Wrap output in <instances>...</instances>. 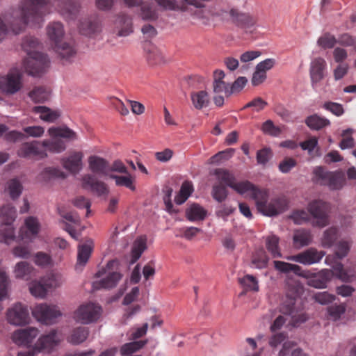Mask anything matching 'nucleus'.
Wrapping results in <instances>:
<instances>
[{"label": "nucleus", "instance_id": "nucleus-1", "mask_svg": "<svg viewBox=\"0 0 356 356\" xmlns=\"http://www.w3.org/2000/svg\"><path fill=\"white\" fill-rule=\"evenodd\" d=\"M34 5L31 10L26 6L13 10L3 19L0 17V43L6 38L9 30L14 34H19L29 24H40L45 15L44 10L35 11Z\"/></svg>", "mask_w": 356, "mask_h": 356}, {"label": "nucleus", "instance_id": "nucleus-2", "mask_svg": "<svg viewBox=\"0 0 356 356\" xmlns=\"http://www.w3.org/2000/svg\"><path fill=\"white\" fill-rule=\"evenodd\" d=\"M49 66L47 56L41 52H34L24 60V67L26 73L33 76H39L44 73Z\"/></svg>", "mask_w": 356, "mask_h": 356}, {"label": "nucleus", "instance_id": "nucleus-3", "mask_svg": "<svg viewBox=\"0 0 356 356\" xmlns=\"http://www.w3.org/2000/svg\"><path fill=\"white\" fill-rule=\"evenodd\" d=\"M312 218V225L323 227L329 223V205L320 200L311 202L307 207Z\"/></svg>", "mask_w": 356, "mask_h": 356}, {"label": "nucleus", "instance_id": "nucleus-4", "mask_svg": "<svg viewBox=\"0 0 356 356\" xmlns=\"http://www.w3.org/2000/svg\"><path fill=\"white\" fill-rule=\"evenodd\" d=\"M22 74L19 70H10L6 75L0 77V90L6 95H14L22 89Z\"/></svg>", "mask_w": 356, "mask_h": 356}, {"label": "nucleus", "instance_id": "nucleus-5", "mask_svg": "<svg viewBox=\"0 0 356 356\" xmlns=\"http://www.w3.org/2000/svg\"><path fill=\"white\" fill-rule=\"evenodd\" d=\"M102 307L95 303L89 302L81 305L74 314V318L82 324H88L99 319Z\"/></svg>", "mask_w": 356, "mask_h": 356}, {"label": "nucleus", "instance_id": "nucleus-6", "mask_svg": "<svg viewBox=\"0 0 356 356\" xmlns=\"http://www.w3.org/2000/svg\"><path fill=\"white\" fill-rule=\"evenodd\" d=\"M33 316L42 323L50 325L55 323L56 319L61 316V312L55 305L40 304L32 311Z\"/></svg>", "mask_w": 356, "mask_h": 356}, {"label": "nucleus", "instance_id": "nucleus-7", "mask_svg": "<svg viewBox=\"0 0 356 356\" xmlns=\"http://www.w3.org/2000/svg\"><path fill=\"white\" fill-rule=\"evenodd\" d=\"M257 204L258 210L264 215L275 216L286 210L288 202L285 198L279 197L272 200L269 203L257 202Z\"/></svg>", "mask_w": 356, "mask_h": 356}, {"label": "nucleus", "instance_id": "nucleus-8", "mask_svg": "<svg viewBox=\"0 0 356 356\" xmlns=\"http://www.w3.org/2000/svg\"><path fill=\"white\" fill-rule=\"evenodd\" d=\"M257 204L258 210L264 215L275 216L286 210L288 202L285 198L279 197L272 200L269 203L257 202Z\"/></svg>", "mask_w": 356, "mask_h": 356}, {"label": "nucleus", "instance_id": "nucleus-9", "mask_svg": "<svg viewBox=\"0 0 356 356\" xmlns=\"http://www.w3.org/2000/svg\"><path fill=\"white\" fill-rule=\"evenodd\" d=\"M8 321L14 325H24L29 321V312L27 307L20 302L15 304L7 312Z\"/></svg>", "mask_w": 356, "mask_h": 356}, {"label": "nucleus", "instance_id": "nucleus-10", "mask_svg": "<svg viewBox=\"0 0 356 356\" xmlns=\"http://www.w3.org/2000/svg\"><path fill=\"white\" fill-rule=\"evenodd\" d=\"M232 23L235 26L252 33L257 24V18L249 13L241 12L238 9L232 8Z\"/></svg>", "mask_w": 356, "mask_h": 356}, {"label": "nucleus", "instance_id": "nucleus-11", "mask_svg": "<svg viewBox=\"0 0 356 356\" xmlns=\"http://www.w3.org/2000/svg\"><path fill=\"white\" fill-rule=\"evenodd\" d=\"M325 254L324 251H318L314 248H309L299 254L287 257L286 259L304 265H311L318 263Z\"/></svg>", "mask_w": 356, "mask_h": 356}, {"label": "nucleus", "instance_id": "nucleus-12", "mask_svg": "<svg viewBox=\"0 0 356 356\" xmlns=\"http://www.w3.org/2000/svg\"><path fill=\"white\" fill-rule=\"evenodd\" d=\"M295 302L294 298H287L281 304L280 311L284 315L291 316V323L293 326L297 327L300 324L305 323L307 320V316L305 313L298 314L295 309Z\"/></svg>", "mask_w": 356, "mask_h": 356}, {"label": "nucleus", "instance_id": "nucleus-13", "mask_svg": "<svg viewBox=\"0 0 356 356\" xmlns=\"http://www.w3.org/2000/svg\"><path fill=\"white\" fill-rule=\"evenodd\" d=\"M41 143L37 140L32 142H26L22 144L18 149L17 154L19 157L30 159L31 157H38L39 159H44L47 157L45 150L40 148Z\"/></svg>", "mask_w": 356, "mask_h": 356}, {"label": "nucleus", "instance_id": "nucleus-14", "mask_svg": "<svg viewBox=\"0 0 356 356\" xmlns=\"http://www.w3.org/2000/svg\"><path fill=\"white\" fill-rule=\"evenodd\" d=\"M81 181L83 188L90 189L97 196L107 195L109 192L107 185L104 182L98 180L94 175H84Z\"/></svg>", "mask_w": 356, "mask_h": 356}, {"label": "nucleus", "instance_id": "nucleus-15", "mask_svg": "<svg viewBox=\"0 0 356 356\" xmlns=\"http://www.w3.org/2000/svg\"><path fill=\"white\" fill-rule=\"evenodd\" d=\"M334 275L343 282L350 283L356 280V266L355 265L344 268L339 261L332 265Z\"/></svg>", "mask_w": 356, "mask_h": 356}, {"label": "nucleus", "instance_id": "nucleus-16", "mask_svg": "<svg viewBox=\"0 0 356 356\" xmlns=\"http://www.w3.org/2000/svg\"><path fill=\"white\" fill-rule=\"evenodd\" d=\"M326 67L327 63L323 58L318 57L312 60L309 75L313 87L324 79Z\"/></svg>", "mask_w": 356, "mask_h": 356}, {"label": "nucleus", "instance_id": "nucleus-17", "mask_svg": "<svg viewBox=\"0 0 356 356\" xmlns=\"http://www.w3.org/2000/svg\"><path fill=\"white\" fill-rule=\"evenodd\" d=\"M88 167L94 174L109 177L110 165L108 161L104 158L96 155L89 156Z\"/></svg>", "mask_w": 356, "mask_h": 356}, {"label": "nucleus", "instance_id": "nucleus-18", "mask_svg": "<svg viewBox=\"0 0 356 356\" xmlns=\"http://www.w3.org/2000/svg\"><path fill=\"white\" fill-rule=\"evenodd\" d=\"M117 35L127 37L134 32L133 22L131 17L126 14L119 15L115 21Z\"/></svg>", "mask_w": 356, "mask_h": 356}, {"label": "nucleus", "instance_id": "nucleus-19", "mask_svg": "<svg viewBox=\"0 0 356 356\" xmlns=\"http://www.w3.org/2000/svg\"><path fill=\"white\" fill-rule=\"evenodd\" d=\"M83 154L74 152L68 157L63 158L61 163L64 168L72 174H77L82 169Z\"/></svg>", "mask_w": 356, "mask_h": 356}, {"label": "nucleus", "instance_id": "nucleus-20", "mask_svg": "<svg viewBox=\"0 0 356 356\" xmlns=\"http://www.w3.org/2000/svg\"><path fill=\"white\" fill-rule=\"evenodd\" d=\"M334 275V270L324 269L312 276L307 281L308 285L316 289L327 287V284Z\"/></svg>", "mask_w": 356, "mask_h": 356}, {"label": "nucleus", "instance_id": "nucleus-21", "mask_svg": "<svg viewBox=\"0 0 356 356\" xmlns=\"http://www.w3.org/2000/svg\"><path fill=\"white\" fill-rule=\"evenodd\" d=\"M101 22L96 16L88 17L80 23V31L83 35L91 36L101 31Z\"/></svg>", "mask_w": 356, "mask_h": 356}, {"label": "nucleus", "instance_id": "nucleus-22", "mask_svg": "<svg viewBox=\"0 0 356 356\" xmlns=\"http://www.w3.org/2000/svg\"><path fill=\"white\" fill-rule=\"evenodd\" d=\"M58 341L57 332L56 330H53L49 334H44L39 338L35 344V348L38 351L44 350L49 353L58 344Z\"/></svg>", "mask_w": 356, "mask_h": 356}, {"label": "nucleus", "instance_id": "nucleus-23", "mask_svg": "<svg viewBox=\"0 0 356 356\" xmlns=\"http://www.w3.org/2000/svg\"><path fill=\"white\" fill-rule=\"evenodd\" d=\"M59 6L61 15L67 19H75L80 9V3L76 0H63Z\"/></svg>", "mask_w": 356, "mask_h": 356}, {"label": "nucleus", "instance_id": "nucleus-24", "mask_svg": "<svg viewBox=\"0 0 356 356\" xmlns=\"http://www.w3.org/2000/svg\"><path fill=\"white\" fill-rule=\"evenodd\" d=\"M38 334V330L32 327L19 330L14 332L13 340L17 343L26 345L31 343Z\"/></svg>", "mask_w": 356, "mask_h": 356}, {"label": "nucleus", "instance_id": "nucleus-25", "mask_svg": "<svg viewBox=\"0 0 356 356\" xmlns=\"http://www.w3.org/2000/svg\"><path fill=\"white\" fill-rule=\"evenodd\" d=\"M122 277V275L119 272L108 273L106 277L100 280L99 282H94L92 286L96 290L112 289L117 286Z\"/></svg>", "mask_w": 356, "mask_h": 356}, {"label": "nucleus", "instance_id": "nucleus-26", "mask_svg": "<svg viewBox=\"0 0 356 356\" xmlns=\"http://www.w3.org/2000/svg\"><path fill=\"white\" fill-rule=\"evenodd\" d=\"M274 268L276 270L287 276L296 275L305 277V275L300 266L297 264H293L282 261H274Z\"/></svg>", "mask_w": 356, "mask_h": 356}, {"label": "nucleus", "instance_id": "nucleus-27", "mask_svg": "<svg viewBox=\"0 0 356 356\" xmlns=\"http://www.w3.org/2000/svg\"><path fill=\"white\" fill-rule=\"evenodd\" d=\"M232 189L241 195L250 193L252 199L257 200L259 198L261 191L249 181L236 182Z\"/></svg>", "mask_w": 356, "mask_h": 356}, {"label": "nucleus", "instance_id": "nucleus-28", "mask_svg": "<svg viewBox=\"0 0 356 356\" xmlns=\"http://www.w3.org/2000/svg\"><path fill=\"white\" fill-rule=\"evenodd\" d=\"M47 35L49 39L54 42L55 46L61 43L65 31L63 25L58 22L50 23L47 28Z\"/></svg>", "mask_w": 356, "mask_h": 356}, {"label": "nucleus", "instance_id": "nucleus-29", "mask_svg": "<svg viewBox=\"0 0 356 356\" xmlns=\"http://www.w3.org/2000/svg\"><path fill=\"white\" fill-rule=\"evenodd\" d=\"M306 125L312 130L318 131L330 124L328 119L315 113L307 117L305 120Z\"/></svg>", "mask_w": 356, "mask_h": 356}, {"label": "nucleus", "instance_id": "nucleus-30", "mask_svg": "<svg viewBox=\"0 0 356 356\" xmlns=\"http://www.w3.org/2000/svg\"><path fill=\"white\" fill-rule=\"evenodd\" d=\"M32 111L35 113L40 114V118L47 122H54L60 115L58 111H53L44 106H34Z\"/></svg>", "mask_w": 356, "mask_h": 356}, {"label": "nucleus", "instance_id": "nucleus-31", "mask_svg": "<svg viewBox=\"0 0 356 356\" xmlns=\"http://www.w3.org/2000/svg\"><path fill=\"white\" fill-rule=\"evenodd\" d=\"M146 241L145 236H140L134 241L131 249L130 265L136 263L141 257L143 252L147 249Z\"/></svg>", "mask_w": 356, "mask_h": 356}, {"label": "nucleus", "instance_id": "nucleus-32", "mask_svg": "<svg viewBox=\"0 0 356 356\" xmlns=\"http://www.w3.org/2000/svg\"><path fill=\"white\" fill-rule=\"evenodd\" d=\"M207 211L198 204H193L186 210V217L190 221L203 220Z\"/></svg>", "mask_w": 356, "mask_h": 356}, {"label": "nucleus", "instance_id": "nucleus-33", "mask_svg": "<svg viewBox=\"0 0 356 356\" xmlns=\"http://www.w3.org/2000/svg\"><path fill=\"white\" fill-rule=\"evenodd\" d=\"M49 134L53 138L60 137L72 140H74L77 138L76 134L68 128L67 127H50L48 129Z\"/></svg>", "mask_w": 356, "mask_h": 356}, {"label": "nucleus", "instance_id": "nucleus-34", "mask_svg": "<svg viewBox=\"0 0 356 356\" xmlns=\"http://www.w3.org/2000/svg\"><path fill=\"white\" fill-rule=\"evenodd\" d=\"M41 145L51 153L58 154L65 150L66 146L63 140L55 138L51 140H44Z\"/></svg>", "mask_w": 356, "mask_h": 356}, {"label": "nucleus", "instance_id": "nucleus-35", "mask_svg": "<svg viewBox=\"0 0 356 356\" xmlns=\"http://www.w3.org/2000/svg\"><path fill=\"white\" fill-rule=\"evenodd\" d=\"M92 241H90L78 246L77 265L85 266L86 264L92 251Z\"/></svg>", "mask_w": 356, "mask_h": 356}, {"label": "nucleus", "instance_id": "nucleus-36", "mask_svg": "<svg viewBox=\"0 0 356 356\" xmlns=\"http://www.w3.org/2000/svg\"><path fill=\"white\" fill-rule=\"evenodd\" d=\"M147 343V340L134 341L126 343L120 348V354L122 356L130 355L138 350L142 349Z\"/></svg>", "mask_w": 356, "mask_h": 356}, {"label": "nucleus", "instance_id": "nucleus-37", "mask_svg": "<svg viewBox=\"0 0 356 356\" xmlns=\"http://www.w3.org/2000/svg\"><path fill=\"white\" fill-rule=\"evenodd\" d=\"M191 101L196 109L200 110L203 107H207L209 104V98L207 92L201 90L197 92H192Z\"/></svg>", "mask_w": 356, "mask_h": 356}, {"label": "nucleus", "instance_id": "nucleus-38", "mask_svg": "<svg viewBox=\"0 0 356 356\" xmlns=\"http://www.w3.org/2000/svg\"><path fill=\"white\" fill-rule=\"evenodd\" d=\"M293 239L294 245L300 248L309 245L312 241V236L309 232L301 229L294 234Z\"/></svg>", "mask_w": 356, "mask_h": 356}, {"label": "nucleus", "instance_id": "nucleus-39", "mask_svg": "<svg viewBox=\"0 0 356 356\" xmlns=\"http://www.w3.org/2000/svg\"><path fill=\"white\" fill-rule=\"evenodd\" d=\"M49 92L42 86H35L29 92V97L36 104L44 103L49 99Z\"/></svg>", "mask_w": 356, "mask_h": 356}, {"label": "nucleus", "instance_id": "nucleus-40", "mask_svg": "<svg viewBox=\"0 0 356 356\" xmlns=\"http://www.w3.org/2000/svg\"><path fill=\"white\" fill-rule=\"evenodd\" d=\"M54 49L62 59L69 60L76 54V51L73 46L67 42H61L56 45Z\"/></svg>", "mask_w": 356, "mask_h": 356}, {"label": "nucleus", "instance_id": "nucleus-41", "mask_svg": "<svg viewBox=\"0 0 356 356\" xmlns=\"http://www.w3.org/2000/svg\"><path fill=\"white\" fill-rule=\"evenodd\" d=\"M125 176H120L114 174H110L109 178L115 181V185L118 186H124L131 191H134L136 187L134 185V178H133L130 174H126Z\"/></svg>", "mask_w": 356, "mask_h": 356}, {"label": "nucleus", "instance_id": "nucleus-42", "mask_svg": "<svg viewBox=\"0 0 356 356\" xmlns=\"http://www.w3.org/2000/svg\"><path fill=\"white\" fill-rule=\"evenodd\" d=\"M15 228L10 222H7L0 227V241L9 243L15 240Z\"/></svg>", "mask_w": 356, "mask_h": 356}, {"label": "nucleus", "instance_id": "nucleus-43", "mask_svg": "<svg viewBox=\"0 0 356 356\" xmlns=\"http://www.w3.org/2000/svg\"><path fill=\"white\" fill-rule=\"evenodd\" d=\"M39 42L37 38L32 36H26L23 39L22 47L26 52L28 56H31L34 52H40Z\"/></svg>", "mask_w": 356, "mask_h": 356}, {"label": "nucleus", "instance_id": "nucleus-44", "mask_svg": "<svg viewBox=\"0 0 356 356\" xmlns=\"http://www.w3.org/2000/svg\"><path fill=\"white\" fill-rule=\"evenodd\" d=\"M279 237L275 235L269 236L266 239V248L274 258L282 257L279 248Z\"/></svg>", "mask_w": 356, "mask_h": 356}, {"label": "nucleus", "instance_id": "nucleus-45", "mask_svg": "<svg viewBox=\"0 0 356 356\" xmlns=\"http://www.w3.org/2000/svg\"><path fill=\"white\" fill-rule=\"evenodd\" d=\"M89 334L88 329L86 327H79L74 329L70 337V342L72 344H79L83 342Z\"/></svg>", "mask_w": 356, "mask_h": 356}, {"label": "nucleus", "instance_id": "nucleus-46", "mask_svg": "<svg viewBox=\"0 0 356 356\" xmlns=\"http://www.w3.org/2000/svg\"><path fill=\"white\" fill-rule=\"evenodd\" d=\"M8 191L12 200H17L22 194L23 186L20 181L16 178L8 182Z\"/></svg>", "mask_w": 356, "mask_h": 356}, {"label": "nucleus", "instance_id": "nucleus-47", "mask_svg": "<svg viewBox=\"0 0 356 356\" xmlns=\"http://www.w3.org/2000/svg\"><path fill=\"white\" fill-rule=\"evenodd\" d=\"M193 191V185L189 181H185L182 184L179 193L175 197V201L177 204H183L191 195Z\"/></svg>", "mask_w": 356, "mask_h": 356}, {"label": "nucleus", "instance_id": "nucleus-48", "mask_svg": "<svg viewBox=\"0 0 356 356\" xmlns=\"http://www.w3.org/2000/svg\"><path fill=\"white\" fill-rule=\"evenodd\" d=\"M42 179L44 181H49L51 179L66 177L65 174L57 168L47 167L45 168L40 173Z\"/></svg>", "mask_w": 356, "mask_h": 356}, {"label": "nucleus", "instance_id": "nucleus-49", "mask_svg": "<svg viewBox=\"0 0 356 356\" xmlns=\"http://www.w3.org/2000/svg\"><path fill=\"white\" fill-rule=\"evenodd\" d=\"M338 238L337 229L331 227L324 232L322 245L324 248H330Z\"/></svg>", "mask_w": 356, "mask_h": 356}, {"label": "nucleus", "instance_id": "nucleus-50", "mask_svg": "<svg viewBox=\"0 0 356 356\" xmlns=\"http://www.w3.org/2000/svg\"><path fill=\"white\" fill-rule=\"evenodd\" d=\"M42 281L48 290L60 286L63 282V278L59 274L53 273L44 277Z\"/></svg>", "mask_w": 356, "mask_h": 356}, {"label": "nucleus", "instance_id": "nucleus-51", "mask_svg": "<svg viewBox=\"0 0 356 356\" xmlns=\"http://www.w3.org/2000/svg\"><path fill=\"white\" fill-rule=\"evenodd\" d=\"M33 270L32 266L26 261L18 262L15 268V276L17 278H26Z\"/></svg>", "mask_w": 356, "mask_h": 356}, {"label": "nucleus", "instance_id": "nucleus-52", "mask_svg": "<svg viewBox=\"0 0 356 356\" xmlns=\"http://www.w3.org/2000/svg\"><path fill=\"white\" fill-rule=\"evenodd\" d=\"M140 15L143 20L154 21L158 18V14L151 5L143 4L140 7Z\"/></svg>", "mask_w": 356, "mask_h": 356}, {"label": "nucleus", "instance_id": "nucleus-53", "mask_svg": "<svg viewBox=\"0 0 356 356\" xmlns=\"http://www.w3.org/2000/svg\"><path fill=\"white\" fill-rule=\"evenodd\" d=\"M239 283L248 291H258V281L252 275H247L242 278L238 279Z\"/></svg>", "mask_w": 356, "mask_h": 356}, {"label": "nucleus", "instance_id": "nucleus-54", "mask_svg": "<svg viewBox=\"0 0 356 356\" xmlns=\"http://www.w3.org/2000/svg\"><path fill=\"white\" fill-rule=\"evenodd\" d=\"M343 177L340 173L331 172L324 186H328L332 190L340 189L342 187Z\"/></svg>", "mask_w": 356, "mask_h": 356}, {"label": "nucleus", "instance_id": "nucleus-55", "mask_svg": "<svg viewBox=\"0 0 356 356\" xmlns=\"http://www.w3.org/2000/svg\"><path fill=\"white\" fill-rule=\"evenodd\" d=\"M228 195L226 186L222 184L214 185L212 188V196L218 202H223Z\"/></svg>", "mask_w": 356, "mask_h": 356}, {"label": "nucleus", "instance_id": "nucleus-56", "mask_svg": "<svg viewBox=\"0 0 356 356\" xmlns=\"http://www.w3.org/2000/svg\"><path fill=\"white\" fill-rule=\"evenodd\" d=\"M157 4L164 10L186 11L187 7L178 4L175 0H155Z\"/></svg>", "mask_w": 356, "mask_h": 356}, {"label": "nucleus", "instance_id": "nucleus-57", "mask_svg": "<svg viewBox=\"0 0 356 356\" xmlns=\"http://www.w3.org/2000/svg\"><path fill=\"white\" fill-rule=\"evenodd\" d=\"M216 175L218 179L223 182L227 186L233 188V186L236 183L234 176L229 173L228 171L223 169H218L216 171Z\"/></svg>", "mask_w": 356, "mask_h": 356}, {"label": "nucleus", "instance_id": "nucleus-58", "mask_svg": "<svg viewBox=\"0 0 356 356\" xmlns=\"http://www.w3.org/2000/svg\"><path fill=\"white\" fill-rule=\"evenodd\" d=\"M331 172L326 171L323 167L318 166L314 169L313 181L320 185H325Z\"/></svg>", "mask_w": 356, "mask_h": 356}, {"label": "nucleus", "instance_id": "nucleus-59", "mask_svg": "<svg viewBox=\"0 0 356 356\" xmlns=\"http://www.w3.org/2000/svg\"><path fill=\"white\" fill-rule=\"evenodd\" d=\"M337 42L336 38L330 33H325L317 41V44L323 49L333 48Z\"/></svg>", "mask_w": 356, "mask_h": 356}, {"label": "nucleus", "instance_id": "nucleus-60", "mask_svg": "<svg viewBox=\"0 0 356 356\" xmlns=\"http://www.w3.org/2000/svg\"><path fill=\"white\" fill-rule=\"evenodd\" d=\"M248 83V79L245 76L238 77L229 87V90L226 91V96L229 97L232 94L241 92Z\"/></svg>", "mask_w": 356, "mask_h": 356}, {"label": "nucleus", "instance_id": "nucleus-61", "mask_svg": "<svg viewBox=\"0 0 356 356\" xmlns=\"http://www.w3.org/2000/svg\"><path fill=\"white\" fill-rule=\"evenodd\" d=\"M261 130L265 134L274 137L280 136L282 132L281 129L275 126L273 122L270 120H268L262 124Z\"/></svg>", "mask_w": 356, "mask_h": 356}, {"label": "nucleus", "instance_id": "nucleus-62", "mask_svg": "<svg viewBox=\"0 0 356 356\" xmlns=\"http://www.w3.org/2000/svg\"><path fill=\"white\" fill-rule=\"evenodd\" d=\"M213 17H218L223 21L231 22L232 20V9L227 10L220 7H214L211 10Z\"/></svg>", "mask_w": 356, "mask_h": 356}, {"label": "nucleus", "instance_id": "nucleus-63", "mask_svg": "<svg viewBox=\"0 0 356 356\" xmlns=\"http://www.w3.org/2000/svg\"><path fill=\"white\" fill-rule=\"evenodd\" d=\"M273 154L270 148L264 147L257 152V161L258 164L265 165L273 157Z\"/></svg>", "mask_w": 356, "mask_h": 356}, {"label": "nucleus", "instance_id": "nucleus-64", "mask_svg": "<svg viewBox=\"0 0 356 356\" xmlns=\"http://www.w3.org/2000/svg\"><path fill=\"white\" fill-rule=\"evenodd\" d=\"M29 289L31 293L36 298H44L48 291L43 282L33 283Z\"/></svg>", "mask_w": 356, "mask_h": 356}]
</instances>
